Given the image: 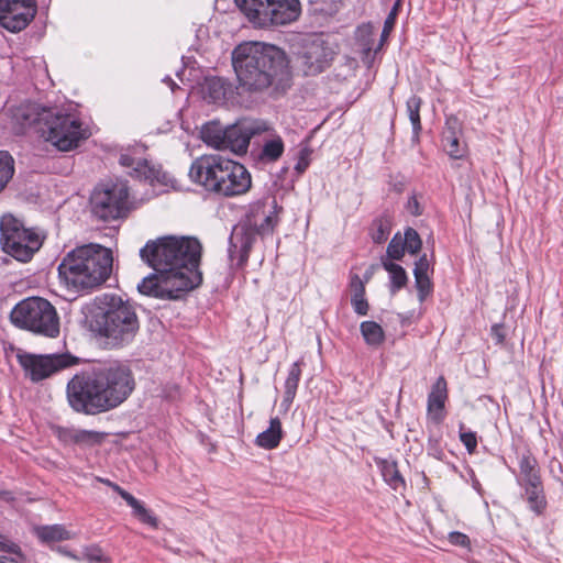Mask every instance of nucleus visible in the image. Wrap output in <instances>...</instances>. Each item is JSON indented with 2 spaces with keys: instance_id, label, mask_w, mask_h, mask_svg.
I'll return each instance as SVG.
<instances>
[{
  "instance_id": "de8ad7c7",
  "label": "nucleus",
  "mask_w": 563,
  "mask_h": 563,
  "mask_svg": "<svg viewBox=\"0 0 563 563\" xmlns=\"http://www.w3.org/2000/svg\"><path fill=\"white\" fill-rule=\"evenodd\" d=\"M350 288L352 294H365V283L358 275L351 276Z\"/></svg>"
},
{
  "instance_id": "37998d69",
  "label": "nucleus",
  "mask_w": 563,
  "mask_h": 563,
  "mask_svg": "<svg viewBox=\"0 0 563 563\" xmlns=\"http://www.w3.org/2000/svg\"><path fill=\"white\" fill-rule=\"evenodd\" d=\"M309 155H310V152L308 148H302L300 151L298 162L295 165V169L299 174L303 173L307 169V167L309 166Z\"/></svg>"
},
{
  "instance_id": "8fccbe9b",
  "label": "nucleus",
  "mask_w": 563,
  "mask_h": 563,
  "mask_svg": "<svg viewBox=\"0 0 563 563\" xmlns=\"http://www.w3.org/2000/svg\"><path fill=\"white\" fill-rule=\"evenodd\" d=\"M0 563H19V561L13 558L0 556Z\"/></svg>"
},
{
  "instance_id": "473e14b6",
  "label": "nucleus",
  "mask_w": 563,
  "mask_h": 563,
  "mask_svg": "<svg viewBox=\"0 0 563 563\" xmlns=\"http://www.w3.org/2000/svg\"><path fill=\"white\" fill-rule=\"evenodd\" d=\"M120 164L124 167H129L133 169L132 175L136 177L145 176L147 177V164L145 161H142L141 158H134L128 153H123L120 155L119 159Z\"/></svg>"
},
{
  "instance_id": "f257e3e1",
  "label": "nucleus",
  "mask_w": 563,
  "mask_h": 563,
  "mask_svg": "<svg viewBox=\"0 0 563 563\" xmlns=\"http://www.w3.org/2000/svg\"><path fill=\"white\" fill-rule=\"evenodd\" d=\"M201 244L195 238L163 236L150 240L140 250L144 263L155 273L137 285L141 294L175 300L202 282L199 271Z\"/></svg>"
},
{
  "instance_id": "4be33fe9",
  "label": "nucleus",
  "mask_w": 563,
  "mask_h": 563,
  "mask_svg": "<svg viewBox=\"0 0 563 563\" xmlns=\"http://www.w3.org/2000/svg\"><path fill=\"white\" fill-rule=\"evenodd\" d=\"M284 150L285 145L280 135L271 133L264 139L258 158L263 163H274L282 157Z\"/></svg>"
},
{
  "instance_id": "1a4fd4ad",
  "label": "nucleus",
  "mask_w": 563,
  "mask_h": 563,
  "mask_svg": "<svg viewBox=\"0 0 563 563\" xmlns=\"http://www.w3.org/2000/svg\"><path fill=\"white\" fill-rule=\"evenodd\" d=\"M14 325L48 338L59 334V318L55 307L46 299L30 297L20 301L11 311Z\"/></svg>"
},
{
  "instance_id": "f3484780",
  "label": "nucleus",
  "mask_w": 563,
  "mask_h": 563,
  "mask_svg": "<svg viewBox=\"0 0 563 563\" xmlns=\"http://www.w3.org/2000/svg\"><path fill=\"white\" fill-rule=\"evenodd\" d=\"M448 399V388L444 377L440 376L428 396V415L439 423L444 419V405Z\"/></svg>"
},
{
  "instance_id": "9b49d317",
  "label": "nucleus",
  "mask_w": 563,
  "mask_h": 563,
  "mask_svg": "<svg viewBox=\"0 0 563 563\" xmlns=\"http://www.w3.org/2000/svg\"><path fill=\"white\" fill-rule=\"evenodd\" d=\"M129 187L124 181L108 183L95 189L91 196L92 213L102 221H111L126 214Z\"/></svg>"
},
{
  "instance_id": "9d476101",
  "label": "nucleus",
  "mask_w": 563,
  "mask_h": 563,
  "mask_svg": "<svg viewBox=\"0 0 563 563\" xmlns=\"http://www.w3.org/2000/svg\"><path fill=\"white\" fill-rule=\"evenodd\" d=\"M0 230L3 251L20 262L30 261L42 246V236L11 214L1 218Z\"/></svg>"
},
{
  "instance_id": "c85d7f7f",
  "label": "nucleus",
  "mask_w": 563,
  "mask_h": 563,
  "mask_svg": "<svg viewBox=\"0 0 563 563\" xmlns=\"http://www.w3.org/2000/svg\"><path fill=\"white\" fill-rule=\"evenodd\" d=\"M360 330L366 344L371 346H379L385 340L383 328L375 321H363Z\"/></svg>"
},
{
  "instance_id": "a18cd8bd",
  "label": "nucleus",
  "mask_w": 563,
  "mask_h": 563,
  "mask_svg": "<svg viewBox=\"0 0 563 563\" xmlns=\"http://www.w3.org/2000/svg\"><path fill=\"white\" fill-rule=\"evenodd\" d=\"M430 264L426 255L421 256L416 263L413 275H429Z\"/></svg>"
},
{
  "instance_id": "2eb2a0df",
  "label": "nucleus",
  "mask_w": 563,
  "mask_h": 563,
  "mask_svg": "<svg viewBox=\"0 0 563 563\" xmlns=\"http://www.w3.org/2000/svg\"><path fill=\"white\" fill-rule=\"evenodd\" d=\"M300 14L299 0H269L266 11L260 19V27L285 25L298 19Z\"/></svg>"
},
{
  "instance_id": "0eeeda50",
  "label": "nucleus",
  "mask_w": 563,
  "mask_h": 563,
  "mask_svg": "<svg viewBox=\"0 0 563 563\" xmlns=\"http://www.w3.org/2000/svg\"><path fill=\"white\" fill-rule=\"evenodd\" d=\"M91 329L104 336L111 345L122 346L135 338L140 322L131 302L119 296L106 294L98 298Z\"/></svg>"
},
{
  "instance_id": "cd10ccee",
  "label": "nucleus",
  "mask_w": 563,
  "mask_h": 563,
  "mask_svg": "<svg viewBox=\"0 0 563 563\" xmlns=\"http://www.w3.org/2000/svg\"><path fill=\"white\" fill-rule=\"evenodd\" d=\"M443 142L444 148L451 158L461 159L465 156L467 147L460 141V137L453 128H449L444 132Z\"/></svg>"
},
{
  "instance_id": "5701e85b",
  "label": "nucleus",
  "mask_w": 563,
  "mask_h": 563,
  "mask_svg": "<svg viewBox=\"0 0 563 563\" xmlns=\"http://www.w3.org/2000/svg\"><path fill=\"white\" fill-rule=\"evenodd\" d=\"M520 475L518 483L520 486L529 485L530 483L541 482L540 470L538 462L530 453L523 454L519 461Z\"/></svg>"
},
{
  "instance_id": "bb28decb",
  "label": "nucleus",
  "mask_w": 563,
  "mask_h": 563,
  "mask_svg": "<svg viewBox=\"0 0 563 563\" xmlns=\"http://www.w3.org/2000/svg\"><path fill=\"white\" fill-rule=\"evenodd\" d=\"M382 265L389 273V289L390 294L395 295L397 291L404 288L408 282L406 271L400 265L389 260H382Z\"/></svg>"
},
{
  "instance_id": "6e6552de",
  "label": "nucleus",
  "mask_w": 563,
  "mask_h": 563,
  "mask_svg": "<svg viewBox=\"0 0 563 563\" xmlns=\"http://www.w3.org/2000/svg\"><path fill=\"white\" fill-rule=\"evenodd\" d=\"M265 122L240 120L223 128L218 122H208L200 130V137L208 146L218 151H230L242 155L247 152L250 141L254 135L268 132Z\"/></svg>"
},
{
  "instance_id": "39448f33",
  "label": "nucleus",
  "mask_w": 563,
  "mask_h": 563,
  "mask_svg": "<svg viewBox=\"0 0 563 563\" xmlns=\"http://www.w3.org/2000/svg\"><path fill=\"white\" fill-rule=\"evenodd\" d=\"M14 120L20 125L19 132L35 125L41 136L57 150L68 152L88 139L89 134L80 119L60 109H42L25 106L16 109Z\"/></svg>"
},
{
  "instance_id": "a878e982",
  "label": "nucleus",
  "mask_w": 563,
  "mask_h": 563,
  "mask_svg": "<svg viewBox=\"0 0 563 563\" xmlns=\"http://www.w3.org/2000/svg\"><path fill=\"white\" fill-rule=\"evenodd\" d=\"M269 0H235L236 5L255 25H260V19L266 11Z\"/></svg>"
},
{
  "instance_id": "09e8293b",
  "label": "nucleus",
  "mask_w": 563,
  "mask_h": 563,
  "mask_svg": "<svg viewBox=\"0 0 563 563\" xmlns=\"http://www.w3.org/2000/svg\"><path fill=\"white\" fill-rule=\"evenodd\" d=\"M490 334L497 344L504 343L505 332L501 324H494L490 329Z\"/></svg>"
},
{
  "instance_id": "72a5a7b5",
  "label": "nucleus",
  "mask_w": 563,
  "mask_h": 563,
  "mask_svg": "<svg viewBox=\"0 0 563 563\" xmlns=\"http://www.w3.org/2000/svg\"><path fill=\"white\" fill-rule=\"evenodd\" d=\"M390 222L387 219H377L373 222L371 236L375 243H383L390 233Z\"/></svg>"
},
{
  "instance_id": "ddd939ff",
  "label": "nucleus",
  "mask_w": 563,
  "mask_h": 563,
  "mask_svg": "<svg viewBox=\"0 0 563 563\" xmlns=\"http://www.w3.org/2000/svg\"><path fill=\"white\" fill-rule=\"evenodd\" d=\"M35 12L34 0H0V25L19 32L29 24Z\"/></svg>"
},
{
  "instance_id": "f8f14e48",
  "label": "nucleus",
  "mask_w": 563,
  "mask_h": 563,
  "mask_svg": "<svg viewBox=\"0 0 563 563\" xmlns=\"http://www.w3.org/2000/svg\"><path fill=\"white\" fill-rule=\"evenodd\" d=\"M19 363L32 382L43 380L57 371L74 364L75 358L69 354H19Z\"/></svg>"
},
{
  "instance_id": "7c9ffc66",
  "label": "nucleus",
  "mask_w": 563,
  "mask_h": 563,
  "mask_svg": "<svg viewBox=\"0 0 563 563\" xmlns=\"http://www.w3.org/2000/svg\"><path fill=\"white\" fill-rule=\"evenodd\" d=\"M14 174V159L4 151H0V192L7 187Z\"/></svg>"
},
{
  "instance_id": "20e7f679",
  "label": "nucleus",
  "mask_w": 563,
  "mask_h": 563,
  "mask_svg": "<svg viewBox=\"0 0 563 563\" xmlns=\"http://www.w3.org/2000/svg\"><path fill=\"white\" fill-rule=\"evenodd\" d=\"M113 257L110 249L99 244H85L69 251L58 264V279L67 290L88 292L110 277Z\"/></svg>"
},
{
  "instance_id": "7ed1b4c3",
  "label": "nucleus",
  "mask_w": 563,
  "mask_h": 563,
  "mask_svg": "<svg viewBox=\"0 0 563 563\" xmlns=\"http://www.w3.org/2000/svg\"><path fill=\"white\" fill-rule=\"evenodd\" d=\"M232 65L239 87L247 92L272 89L283 92L291 85V71L286 53L272 44L244 42L232 52Z\"/></svg>"
},
{
  "instance_id": "4468645a",
  "label": "nucleus",
  "mask_w": 563,
  "mask_h": 563,
  "mask_svg": "<svg viewBox=\"0 0 563 563\" xmlns=\"http://www.w3.org/2000/svg\"><path fill=\"white\" fill-rule=\"evenodd\" d=\"M332 59L333 51L321 38H314L307 43L299 56L300 66L307 76L323 71Z\"/></svg>"
},
{
  "instance_id": "b1692460",
  "label": "nucleus",
  "mask_w": 563,
  "mask_h": 563,
  "mask_svg": "<svg viewBox=\"0 0 563 563\" xmlns=\"http://www.w3.org/2000/svg\"><path fill=\"white\" fill-rule=\"evenodd\" d=\"M522 487L525 488V496L529 508L536 515L540 516L547 507V499L542 481L538 483H530L529 485H525Z\"/></svg>"
},
{
  "instance_id": "ea45409f",
  "label": "nucleus",
  "mask_w": 563,
  "mask_h": 563,
  "mask_svg": "<svg viewBox=\"0 0 563 563\" xmlns=\"http://www.w3.org/2000/svg\"><path fill=\"white\" fill-rule=\"evenodd\" d=\"M351 305L353 310L358 316H366L368 312V302L365 299V294H352Z\"/></svg>"
},
{
  "instance_id": "c9c22d12",
  "label": "nucleus",
  "mask_w": 563,
  "mask_h": 563,
  "mask_svg": "<svg viewBox=\"0 0 563 563\" xmlns=\"http://www.w3.org/2000/svg\"><path fill=\"white\" fill-rule=\"evenodd\" d=\"M402 243L405 245L406 251L409 252L410 254H417L422 245V241L418 232L412 228L406 229L402 238Z\"/></svg>"
},
{
  "instance_id": "79ce46f5",
  "label": "nucleus",
  "mask_w": 563,
  "mask_h": 563,
  "mask_svg": "<svg viewBox=\"0 0 563 563\" xmlns=\"http://www.w3.org/2000/svg\"><path fill=\"white\" fill-rule=\"evenodd\" d=\"M449 541L454 545H459V547H463V548H467L470 545L468 537L459 531L451 532L449 534Z\"/></svg>"
},
{
  "instance_id": "49530a36",
  "label": "nucleus",
  "mask_w": 563,
  "mask_h": 563,
  "mask_svg": "<svg viewBox=\"0 0 563 563\" xmlns=\"http://www.w3.org/2000/svg\"><path fill=\"white\" fill-rule=\"evenodd\" d=\"M396 7L391 10V12L388 14L384 22V27L382 32V38H385L389 35L391 29L394 27L395 21H396Z\"/></svg>"
},
{
  "instance_id": "423d86ee",
  "label": "nucleus",
  "mask_w": 563,
  "mask_h": 563,
  "mask_svg": "<svg viewBox=\"0 0 563 563\" xmlns=\"http://www.w3.org/2000/svg\"><path fill=\"white\" fill-rule=\"evenodd\" d=\"M188 175L206 191L222 197L241 196L252 187L251 174L244 165L217 154L197 157Z\"/></svg>"
},
{
  "instance_id": "6ab92c4d",
  "label": "nucleus",
  "mask_w": 563,
  "mask_h": 563,
  "mask_svg": "<svg viewBox=\"0 0 563 563\" xmlns=\"http://www.w3.org/2000/svg\"><path fill=\"white\" fill-rule=\"evenodd\" d=\"M58 438L66 444H78L82 446H90L100 443L102 440V435L99 432L75 428L59 429Z\"/></svg>"
},
{
  "instance_id": "a211bd4d",
  "label": "nucleus",
  "mask_w": 563,
  "mask_h": 563,
  "mask_svg": "<svg viewBox=\"0 0 563 563\" xmlns=\"http://www.w3.org/2000/svg\"><path fill=\"white\" fill-rule=\"evenodd\" d=\"M99 482L108 485L111 487L114 492H117L125 501L126 504L133 509V514L140 521L143 523H146L151 527L157 526V519L154 517L148 509L144 507V505L136 499L133 495L121 488L115 483H112L109 479L106 478H98Z\"/></svg>"
},
{
  "instance_id": "412c9836",
  "label": "nucleus",
  "mask_w": 563,
  "mask_h": 563,
  "mask_svg": "<svg viewBox=\"0 0 563 563\" xmlns=\"http://www.w3.org/2000/svg\"><path fill=\"white\" fill-rule=\"evenodd\" d=\"M283 434L282 422L279 418L275 417L271 419L269 427L257 434L255 443L262 449L272 450L279 445Z\"/></svg>"
},
{
  "instance_id": "3c124183",
  "label": "nucleus",
  "mask_w": 563,
  "mask_h": 563,
  "mask_svg": "<svg viewBox=\"0 0 563 563\" xmlns=\"http://www.w3.org/2000/svg\"><path fill=\"white\" fill-rule=\"evenodd\" d=\"M165 81L168 82L172 91H175V89L177 88V85L175 84V81L172 78H169V77H166Z\"/></svg>"
},
{
  "instance_id": "c756f323",
  "label": "nucleus",
  "mask_w": 563,
  "mask_h": 563,
  "mask_svg": "<svg viewBox=\"0 0 563 563\" xmlns=\"http://www.w3.org/2000/svg\"><path fill=\"white\" fill-rule=\"evenodd\" d=\"M229 85L221 78L206 79L205 95L211 102H220L225 98Z\"/></svg>"
},
{
  "instance_id": "f704fd0d",
  "label": "nucleus",
  "mask_w": 563,
  "mask_h": 563,
  "mask_svg": "<svg viewBox=\"0 0 563 563\" xmlns=\"http://www.w3.org/2000/svg\"><path fill=\"white\" fill-rule=\"evenodd\" d=\"M383 476L385 482L395 490L405 485V482L395 464H386L383 467Z\"/></svg>"
},
{
  "instance_id": "2f4dec72",
  "label": "nucleus",
  "mask_w": 563,
  "mask_h": 563,
  "mask_svg": "<svg viewBox=\"0 0 563 563\" xmlns=\"http://www.w3.org/2000/svg\"><path fill=\"white\" fill-rule=\"evenodd\" d=\"M422 101L418 96H411L407 100V113L412 125V132L416 136L419 135L421 131V121H420V108Z\"/></svg>"
},
{
  "instance_id": "f03ea898",
  "label": "nucleus",
  "mask_w": 563,
  "mask_h": 563,
  "mask_svg": "<svg viewBox=\"0 0 563 563\" xmlns=\"http://www.w3.org/2000/svg\"><path fill=\"white\" fill-rule=\"evenodd\" d=\"M134 389L131 371L120 364L76 374L67 384V400L77 412L97 415L122 404Z\"/></svg>"
},
{
  "instance_id": "aec40b11",
  "label": "nucleus",
  "mask_w": 563,
  "mask_h": 563,
  "mask_svg": "<svg viewBox=\"0 0 563 563\" xmlns=\"http://www.w3.org/2000/svg\"><path fill=\"white\" fill-rule=\"evenodd\" d=\"M303 362L299 360L292 363L288 369V375L284 384V397L280 402V409L287 412L296 397L297 388L301 377V366Z\"/></svg>"
},
{
  "instance_id": "e433bc0d",
  "label": "nucleus",
  "mask_w": 563,
  "mask_h": 563,
  "mask_svg": "<svg viewBox=\"0 0 563 563\" xmlns=\"http://www.w3.org/2000/svg\"><path fill=\"white\" fill-rule=\"evenodd\" d=\"M405 245L399 233L395 234L387 246V258L393 262L400 261L405 255Z\"/></svg>"
},
{
  "instance_id": "a19ab883",
  "label": "nucleus",
  "mask_w": 563,
  "mask_h": 563,
  "mask_svg": "<svg viewBox=\"0 0 563 563\" xmlns=\"http://www.w3.org/2000/svg\"><path fill=\"white\" fill-rule=\"evenodd\" d=\"M85 556L89 563H111L109 558L98 548L87 549Z\"/></svg>"
},
{
  "instance_id": "dca6fc26",
  "label": "nucleus",
  "mask_w": 563,
  "mask_h": 563,
  "mask_svg": "<svg viewBox=\"0 0 563 563\" xmlns=\"http://www.w3.org/2000/svg\"><path fill=\"white\" fill-rule=\"evenodd\" d=\"M256 233L245 227L235 228L230 236L229 256L231 261L236 260V265L242 267L246 264L250 251L256 240Z\"/></svg>"
},
{
  "instance_id": "4c0bfd02",
  "label": "nucleus",
  "mask_w": 563,
  "mask_h": 563,
  "mask_svg": "<svg viewBox=\"0 0 563 563\" xmlns=\"http://www.w3.org/2000/svg\"><path fill=\"white\" fill-rule=\"evenodd\" d=\"M416 288L419 300L422 302L432 291V283L429 275H415Z\"/></svg>"
},
{
  "instance_id": "c03bdc74",
  "label": "nucleus",
  "mask_w": 563,
  "mask_h": 563,
  "mask_svg": "<svg viewBox=\"0 0 563 563\" xmlns=\"http://www.w3.org/2000/svg\"><path fill=\"white\" fill-rule=\"evenodd\" d=\"M0 551L21 556L19 548L3 536H0Z\"/></svg>"
},
{
  "instance_id": "393cba45",
  "label": "nucleus",
  "mask_w": 563,
  "mask_h": 563,
  "mask_svg": "<svg viewBox=\"0 0 563 563\" xmlns=\"http://www.w3.org/2000/svg\"><path fill=\"white\" fill-rule=\"evenodd\" d=\"M34 532L41 541L46 543L69 540L71 538L70 531L62 525L36 527Z\"/></svg>"
},
{
  "instance_id": "58836bf2",
  "label": "nucleus",
  "mask_w": 563,
  "mask_h": 563,
  "mask_svg": "<svg viewBox=\"0 0 563 563\" xmlns=\"http://www.w3.org/2000/svg\"><path fill=\"white\" fill-rule=\"evenodd\" d=\"M460 440L464 444L468 453H473L476 450V433L471 430H466L463 423H460Z\"/></svg>"
}]
</instances>
